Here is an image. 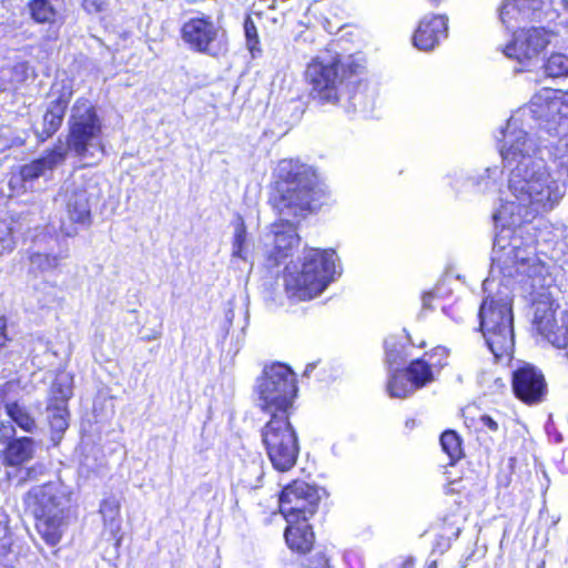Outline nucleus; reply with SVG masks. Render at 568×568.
Listing matches in <instances>:
<instances>
[{"label": "nucleus", "mask_w": 568, "mask_h": 568, "mask_svg": "<svg viewBox=\"0 0 568 568\" xmlns=\"http://www.w3.org/2000/svg\"><path fill=\"white\" fill-rule=\"evenodd\" d=\"M267 203L277 215L300 221L329 209L335 200L314 166L288 158L273 171Z\"/></svg>", "instance_id": "nucleus-1"}, {"label": "nucleus", "mask_w": 568, "mask_h": 568, "mask_svg": "<svg viewBox=\"0 0 568 568\" xmlns=\"http://www.w3.org/2000/svg\"><path fill=\"white\" fill-rule=\"evenodd\" d=\"M331 41L324 51L328 59L313 57L305 65L303 79L308 99L318 105H338L344 97L352 98L367 71V59L362 51L343 55Z\"/></svg>", "instance_id": "nucleus-2"}, {"label": "nucleus", "mask_w": 568, "mask_h": 568, "mask_svg": "<svg viewBox=\"0 0 568 568\" xmlns=\"http://www.w3.org/2000/svg\"><path fill=\"white\" fill-rule=\"evenodd\" d=\"M26 511L34 519V528L50 547L57 546L63 536L64 503L68 495L54 481L33 486L23 496Z\"/></svg>", "instance_id": "nucleus-3"}, {"label": "nucleus", "mask_w": 568, "mask_h": 568, "mask_svg": "<svg viewBox=\"0 0 568 568\" xmlns=\"http://www.w3.org/2000/svg\"><path fill=\"white\" fill-rule=\"evenodd\" d=\"M333 248H305L300 270L284 273V290L290 298L310 301L320 295L335 274Z\"/></svg>", "instance_id": "nucleus-4"}, {"label": "nucleus", "mask_w": 568, "mask_h": 568, "mask_svg": "<svg viewBox=\"0 0 568 568\" xmlns=\"http://www.w3.org/2000/svg\"><path fill=\"white\" fill-rule=\"evenodd\" d=\"M256 392L263 413H293L298 392L296 375L288 365L274 362L263 368Z\"/></svg>", "instance_id": "nucleus-5"}, {"label": "nucleus", "mask_w": 568, "mask_h": 568, "mask_svg": "<svg viewBox=\"0 0 568 568\" xmlns=\"http://www.w3.org/2000/svg\"><path fill=\"white\" fill-rule=\"evenodd\" d=\"M268 415L261 429L262 444L273 468L286 473L296 465L300 454L298 437L290 422L292 413Z\"/></svg>", "instance_id": "nucleus-6"}, {"label": "nucleus", "mask_w": 568, "mask_h": 568, "mask_svg": "<svg viewBox=\"0 0 568 568\" xmlns=\"http://www.w3.org/2000/svg\"><path fill=\"white\" fill-rule=\"evenodd\" d=\"M180 38L191 52L211 58H219L229 49L227 31L221 19L203 12L181 24Z\"/></svg>", "instance_id": "nucleus-7"}, {"label": "nucleus", "mask_w": 568, "mask_h": 568, "mask_svg": "<svg viewBox=\"0 0 568 568\" xmlns=\"http://www.w3.org/2000/svg\"><path fill=\"white\" fill-rule=\"evenodd\" d=\"M531 331L535 336L557 349L568 359V308L557 317L559 304L550 294H538L531 302Z\"/></svg>", "instance_id": "nucleus-8"}, {"label": "nucleus", "mask_w": 568, "mask_h": 568, "mask_svg": "<svg viewBox=\"0 0 568 568\" xmlns=\"http://www.w3.org/2000/svg\"><path fill=\"white\" fill-rule=\"evenodd\" d=\"M102 133L101 120L94 105L87 99H78L73 105V113L69 121L67 142L74 153L83 158L87 155L91 141Z\"/></svg>", "instance_id": "nucleus-9"}, {"label": "nucleus", "mask_w": 568, "mask_h": 568, "mask_svg": "<svg viewBox=\"0 0 568 568\" xmlns=\"http://www.w3.org/2000/svg\"><path fill=\"white\" fill-rule=\"evenodd\" d=\"M320 490L301 479L285 485L280 493V513L284 519H311L317 513Z\"/></svg>", "instance_id": "nucleus-10"}, {"label": "nucleus", "mask_w": 568, "mask_h": 568, "mask_svg": "<svg viewBox=\"0 0 568 568\" xmlns=\"http://www.w3.org/2000/svg\"><path fill=\"white\" fill-rule=\"evenodd\" d=\"M73 94L72 79H55L51 83L47 93L48 103L42 114L41 130L37 133L39 141H47L61 129Z\"/></svg>", "instance_id": "nucleus-11"}, {"label": "nucleus", "mask_w": 568, "mask_h": 568, "mask_svg": "<svg viewBox=\"0 0 568 568\" xmlns=\"http://www.w3.org/2000/svg\"><path fill=\"white\" fill-rule=\"evenodd\" d=\"M437 379L422 357L412 359L404 368H395L390 372L386 389L393 398H407L416 390L425 388Z\"/></svg>", "instance_id": "nucleus-12"}, {"label": "nucleus", "mask_w": 568, "mask_h": 568, "mask_svg": "<svg viewBox=\"0 0 568 568\" xmlns=\"http://www.w3.org/2000/svg\"><path fill=\"white\" fill-rule=\"evenodd\" d=\"M510 385L515 398L527 406H537L548 396L542 371L530 363H523L511 372Z\"/></svg>", "instance_id": "nucleus-13"}, {"label": "nucleus", "mask_w": 568, "mask_h": 568, "mask_svg": "<svg viewBox=\"0 0 568 568\" xmlns=\"http://www.w3.org/2000/svg\"><path fill=\"white\" fill-rule=\"evenodd\" d=\"M552 32L544 27L519 28L505 45L504 53L520 63L538 58L550 44Z\"/></svg>", "instance_id": "nucleus-14"}, {"label": "nucleus", "mask_w": 568, "mask_h": 568, "mask_svg": "<svg viewBox=\"0 0 568 568\" xmlns=\"http://www.w3.org/2000/svg\"><path fill=\"white\" fill-rule=\"evenodd\" d=\"M272 233L274 236L273 247L265 257V264L268 268H274L284 263L293 251L297 248L301 237L297 233V226L287 219H278L272 223Z\"/></svg>", "instance_id": "nucleus-15"}, {"label": "nucleus", "mask_w": 568, "mask_h": 568, "mask_svg": "<svg viewBox=\"0 0 568 568\" xmlns=\"http://www.w3.org/2000/svg\"><path fill=\"white\" fill-rule=\"evenodd\" d=\"M284 21L283 14L276 17L264 11H252L245 16L243 21L245 45L252 58L258 57L263 52L258 29L265 37L273 36L283 28Z\"/></svg>", "instance_id": "nucleus-16"}, {"label": "nucleus", "mask_w": 568, "mask_h": 568, "mask_svg": "<svg viewBox=\"0 0 568 568\" xmlns=\"http://www.w3.org/2000/svg\"><path fill=\"white\" fill-rule=\"evenodd\" d=\"M1 437L7 440L1 452L2 464L7 467H20L34 456L36 442L28 436L14 437L12 425L0 422Z\"/></svg>", "instance_id": "nucleus-17"}, {"label": "nucleus", "mask_w": 568, "mask_h": 568, "mask_svg": "<svg viewBox=\"0 0 568 568\" xmlns=\"http://www.w3.org/2000/svg\"><path fill=\"white\" fill-rule=\"evenodd\" d=\"M448 36V17L429 14L423 17L413 33V44L423 51L435 49Z\"/></svg>", "instance_id": "nucleus-18"}, {"label": "nucleus", "mask_w": 568, "mask_h": 568, "mask_svg": "<svg viewBox=\"0 0 568 568\" xmlns=\"http://www.w3.org/2000/svg\"><path fill=\"white\" fill-rule=\"evenodd\" d=\"M283 532L286 547L296 555L311 554L316 542V536L310 519H285Z\"/></svg>", "instance_id": "nucleus-19"}, {"label": "nucleus", "mask_w": 568, "mask_h": 568, "mask_svg": "<svg viewBox=\"0 0 568 568\" xmlns=\"http://www.w3.org/2000/svg\"><path fill=\"white\" fill-rule=\"evenodd\" d=\"M480 331L514 326L511 305L500 298L486 296L478 311Z\"/></svg>", "instance_id": "nucleus-20"}, {"label": "nucleus", "mask_w": 568, "mask_h": 568, "mask_svg": "<svg viewBox=\"0 0 568 568\" xmlns=\"http://www.w3.org/2000/svg\"><path fill=\"white\" fill-rule=\"evenodd\" d=\"M67 152L61 145L48 149L44 154L19 168V176L22 182H33L47 171H52L65 160Z\"/></svg>", "instance_id": "nucleus-21"}, {"label": "nucleus", "mask_w": 568, "mask_h": 568, "mask_svg": "<svg viewBox=\"0 0 568 568\" xmlns=\"http://www.w3.org/2000/svg\"><path fill=\"white\" fill-rule=\"evenodd\" d=\"M27 9L37 24L61 26L65 19V0H29Z\"/></svg>", "instance_id": "nucleus-22"}, {"label": "nucleus", "mask_w": 568, "mask_h": 568, "mask_svg": "<svg viewBox=\"0 0 568 568\" xmlns=\"http://www.w3.org/2000/svg\"><path fill=\"white\" fill-rule=\"evenodd\" d=\"M489 351L496 359L510 358L515 348L514 326L481 331Z\"/></svg>", "instance_id": "nucleus-23"}, {"label": "nucleus", "mask_w": 568, "mask_h": 568, "mask_svg": "<svg viewBox=\"0 0 568 568\" xmlns=\"http://www.w3.org/2000/svg\"><path fill=\"white\" fill-rule=\"evenodd\" d=\"M464 424L479 437L481 434L493 433L496 434L500 430L498 420L486 413H481L475 406H468L462 412Z\"/></svg>", "instance_id": "nucleus-24"}, {"label": "nucleus", "mask_w": 568, "mask_h": 568, "mask_svg": "<svg viewBox=\"0 0 568 568\" xmlns=\"http://www.w3.org/2000/svg\"><path fill=\"white\" fill-rule=\"evenodd\" d=\"M67 212L72 223L87 226L91 224L90 197L85 190L72 192L67 203Z\"/></svg>", "instance_id": "nucleus-25"}, {"label": "nucleus", "mask_w": 568, "mask_h": 568, "mask_svg": "<svg viewBox=\"0 0 568 568\" xmlns=\"http://www.w3.org/2000/svg\"><path fill=\"white\" fill-rule=\"evenodd\" d=\"M54 390L61 393V403L62 405H49V409L52 410L51 415L49 416V425L52 433L58 434L61 436L68 428H69V410L67 407V402L72 395V392L70 388L67 390H62L61 386H54Z\"/></svg>", "instance_id": "nucleus-26"}, {"label": "nucleus", "mask_w": 568, "mask_h": 568, "mask_svg": "<svg viewBox=\"0 0 568 568\" xmlns=\"http://www.w3.org/2000/svg\"><path fill=\"white\" fill-rule=\"evenodd\" d=\"M4 410L8 417L23 432L33 433L37 429V423L29 409L20 405L17 400L4 404Z\"/></svg>", "instance_id": "nucleus-27"}, {"label": "nucleus", "mask_w": 568, "mask_h": 568, "mask_svg": "<svg viewBox=\"0 0 568 568\" xmlns=\"http://www.w3.org/2000/svg\"><path fill=\"white\" fill-rule=\"evenodd\" d=\"M439 442L442 449L449 458V465H455L464 458V440L456 430H444L440 435Z\"/></svg>", "instance_id": "nucleus-28"}, {"label": "nucleus", "mask_w": 568, "mask_h": 568, "mask_svg": "<svg viewBox=\"0 0 568 568\" xmlns=\"http://www.w3.org/2000/svg\"><path fill=\"white\" fill-rule=\"evenodd\" d=\"M527 141L528 135L527 133L523 132L516 138L514 142L509 144L506 142L503 143L500 146V154L503 160L511 164L513 162H517L524 159L528 153L526 148Z\"/></svg>", "instance_id": "nucleus-29"}, {"label": "nucleus", "mask_w": 568, "mask_h": 568, "mask_svg": "<svg viewBox=\"0 0 568 568\" xmlns=\"http://www.w3.org/2000/svg\"><path fill=\"white\" fill-rule=\"evenodd\" d=\"M420 357L427 365H429L432 371L438 377L443 368L449 363V349L445 346L437 345L432 349L424 352Z\"/></svg>", "instance_id": "nucleus-30"}, {"label": "nucleus", "mask_w": 568, "mask_h": 568, "mask_svg": "<svg viewBox=\"0 0 568 568\" xmlns=\"http://www.w3.org/2000/svg\"><path fill=\"white\" fill-rule=\"evenodd\" d=\"M542 68H544V71L547 77H550V78L567 77L568 75V55L560 53V52H554L547 58Z\"/></svg>", "instance_id": "nucleus-31"}, {"label": "nucleus", "mask_w": 568, "mask_h": 568, "mask_svg": "<svg viewBox=\"0 0 568 568\" xmlns=\"http://www.w3.org/2000/svg\"><path fill=\"white\" fill-rule=\"evenodd\" d=\"M61 260V255L51 253L34 252L29 255V261L42 273L58 268Z\"/></svg>", "instance_id": "nucleus-32"}, {"label": "nucleus", "mask_w": 568, "mask_h": 568, "mask_svg": "<svg viewBox=\"0 0 568 568\" xmlns=\"http://www.w3.org/2000/svg\"><path fill=\"white\" fill-rule=\"evenodd\" d=\"M247 237V231L245 222L242 217L235 224L233 240H232V255L240 258H245V243Z\"/></svg>", "instance_id": "nucleus-33"}, {"label": "nucleus", "mask_w": 568, "mask_h": 568, "mask_svg": "<svg viewBox=\"0 0 568 568\" xmlns=\"http://www.w3.org/2000/svg\"><path fill=\"white\" fill-rule=\"evenodd\" d=\"M16 246L14 231L10 222L0 220V255L10 253Z\"/></svg>", "instance_id": "nucleus-34"}, {"label": "nucleus", "mask_w": 568, "mask_h": 568, "mask_svg": "<svg viewBox=\"0 0 568 568\" xmlns=\"http://www.w3.org/2000/svg\"><path fill=\"white\" fill-rule=\"evenodd\" d=\"M303 568H334L333 555L327 549H321L306 558Z\"/></svg>", "instance_id": "nucleus-35"}, {"label": "nucleus", "mask_w": 568, "mask_h": 568, "mask_svg": "<svg viewBox=\"0 0 568 568\" xmlns=\"http://www.w3.org/2000/svg\"><path fill=\"white\" fill-rule=\"evenodd\" d=\"M385 363L389 368L393 369L394 366L402 364L405 361V354L403 351V345L397 343H385Z\"/></svg>", "instance_id": "nucleus-36"}, {"label": "nucleus", "mask_w": 568, "mask_h": 568, "mask_svg": "<svg viewBox=\"0 0 568 568\" xmlns=\"http://www.w3.org/2000/svg\"><path fill=\"white\" fill-rule=\"evenodd\" d=\"M551 104L556 106L558 112V126H567L568 134V104L559 100L557 97L554 98Z\"/></svg>", "instance_id": "nucleus-37"}, {"label": "nucleus", "mask_w": 568, "mask_h": 568, "mask_svg": "<svg viewBox=\"0 0 568 568\" xmlns=\"http://www.w3.org/2000/svg\"><path fill=\"white\" fill-rule=\"evenodd\" d=\"M83 10L89 14H97L104 11L106 0H81Z\"/></svg>", "instance_id": "nucleus-38"}, {"label": "nucleus", "mask_w": 568, "mask_h": 568, "mask_svg": "<svg viewBox=\"0 0 568 568\" xmlns=\"http://www.w3.org/2000/svg\"><path fill=\"white\" fill-rule=\"evenodd\" d=\"M450 548V539L446 536H437L434 544L432 551L434 554L443 555Z\"/></svg>", "instance_id": "nucleus-39"}, {"label": "nucleus", "mask_w": 568, "mask_h": 568, "mask_svg": "<svg viewBox=\"0 0 568 568\" xmlns=\"http://www.w3.org/2000/svg\"><path fill=\"white\" fill-rule=\"evenodd\" d=\"M9 342L8 333H7V323L3 318H0V351L7 345Z\"/></svg>", "instance_id": "nucleus-40"}, {"label": "nucleus", "mask_w": 568, "mask_h": 568, "mask_svg": "<svg viewBox=\"0 0 568 568\" xmlns=\"http://www.w3.org/2000/svg\"><path fill=\"white\" fill-rule=\"evenodd\" d=\"M161 336H162V325L160 324L159 328L153 329L152 332H150V334L143 336L142 339L145 342H151V341L160 338Z\"/></svg>", "instance_id": "nucleus-41"}, {"label": "nucleus", "mask_w": 568, "mask_h": 568, "mask_svg": "<svg viewBox=\"0 0 568 568\" xmlns=\"http://www.w3.org/2000/svg\"><path fill=\"white\" fill-rule=\"evenodd\" d=\"M510 7H511V8H514V6H513V4H508V3H507V4H504V6L501 7V9H500V13H499V16H500V19H501V21H503L504 23H507V22H508V21H507V19H506V17H507V14L509 13V8H510Z\"/></svg>", "instance_id": "nucleus-42"}, {"label": "nucleus", "mask_w": 568, "mask_h": 568, "mask_svg": "<svg viewBox=\"0 0 568 568\" xmlns=\"http://www.w3.org/2000/svg\"><path fill=\"white\" fill-rule=\"evenodd\" d=\"M414 566H415V558L412 556L404 558V560L400 564V568H413Z\"/></svg>", "instance_id": "nucleus-43"}, {"label": "nucleus", "mask_w": 568, "mask_h": 568, "mask_svg": "<svg viewBox=\"0 0 568 568\" xmlns=\"http://www.w3.org/2000/svg\"><path fill=\"white\" fill-rule=\"evenodd\" d=\"M8 385H9V384L7 383V384H4V385H2V386L0 387V399H1V400L6 399V397H7V394H8Z\"/></svg>", "instance_id": "nucleus-44"}, {"label": "nucleus", "mask_w": 568, "mask_h": 568, "mask_svg": "<svg viewBox=\"0 0 568 568\" xmlns=\"http://www.w3.org/2000/svg\"><path fill=\"white\" fill-rule=\"evenodd\" d=\"M288 0H272V3L268 6V10H276L280 2H287Z\"/></svg>", "instance_id": "nucleus-45"}, {"label": "nucleus", "mask_w": 568, "mask_h": 568, "mask_svg": "<svg viewBox=\"0 0 568 568\" xmlns=\"http://www.w3.org/2000/svg\"><path fill=\"white\" fill-rule=\"evenodd\" d=\"M429 7L436 8L438 7L444 0H424Z\"/></svg>", "instance_id": "nucleus-46"}, {"label": "nucleus", "mask_w": 568, "mask_h": 568, "mask_svg": "<svg viewBox=\"0 0 568 568\" xmlns=\"http://www.w3.org/2000/svg\"><path fill=\"white\" fill-rule=\"evenodd\" d=\"M433 297H434V294H433V293H430V292L425 293V294L423 295V300H424V302H425V303L429 302V300H432Z\"/></svg>", "instance_id": "nucleus-47"}, {"label": "nucleus", "mask_w": 568, "mask_h": 568, "mask_svg": "<svg viewBox=\"0 0 568 568\" xmlns=\"http://www.w3.org/2000/svg\"><path fill=\"white\" fill-rule=\"evenodd\" d=\"M314 367H315L314 363L307 364V366L305 368V374H308Z\"/></svg>", "instance_id": "nucleus-48"}, {"label": "nucleus", "mask_w": 568, "mask_h": 568, "mask_svg": "<svg viewBox=\"0 0 568 568\" xmlns=\"http://www.w3.org/2000/svg\"><path fill=\"white\" fill-rule=\"evenodd\" d=\"M427 568H437V561L433 560L428 564Z\"/></svg>", "instance_id": "nucleus-49"}, {"label": "nucleus", "mask_w": 568, "mask_h": 568, "mask_svg": "<svg viewBox=\"0 0 568 568\" xmlns=\"http://www.w3.org/2000/svg\"><path fill=\"white\" fill-rule=\"evenodd\" d=\"M34 471V469L32 467L28 468L27 469V477L28 478H31V474Z\"/></svg>", "instance_id": "nucleus-50"}, {"label": "nucleus", "mask_w": 568, "mask_h": 568, "mask_svg": "<svg viewBox=\"0 0 568 568\" xmlns=\"http://www.w3.org/2000/svg\"><path fill=\"white\" fill-rule=\"evenodd\" d=\"M545 566H546L545 561H541V562L539 564L538 568H545Z\"/></svg>", "instance_id": "nucleus-51"}, {"label": "nucleus", "mask_w": 568, "mask_h": 568, "mask_svg": "<svg viewBox=\"0 0 568 568\" xmlns=\"http://www.w3.org/2000/svg\"><path fill=\"white\" fill-rule=\"evenodd\" d=\"M566 7L568 8V0H564Z\"/></svg>", "instance_id": "nucleus-52"}]
</instances>
